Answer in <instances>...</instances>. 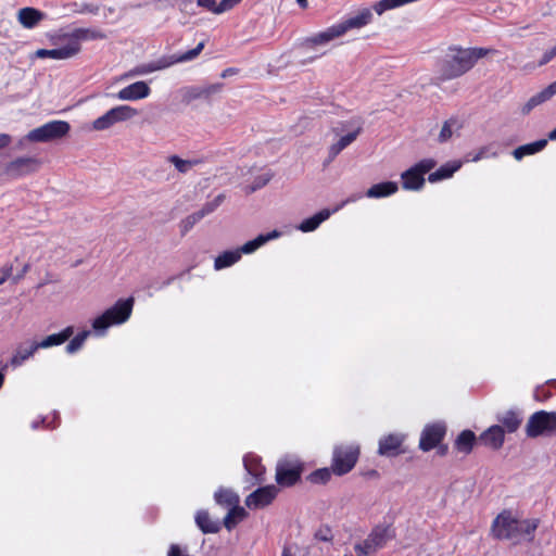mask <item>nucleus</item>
<instances>
[{
    "instance_id": "18",
    "label": "nucleus",
    "mask_w": 556,
    "mask_h": 556,
    "mask_svg": "<svg viewBox=\"0 0 556 556\" xmlns=\"http://www.w3.org/2000/svg\"><path fill=\"white\" fill-rule=\"evenodd\" d=\"M479 442L494 451L500 450L505 441L504 429L500 425H493L484 430L478 438Z\"/></svg>"
},
{
    "instance_id": "10",
    "label": "nucleus",
    "mask_w": 556,
    "mask_h": 556,
    "mask_svg": "<svg viewBox=\"0 0 556 556\" xmlns=\"http://www.w3.org/2000/svg\"><path fill=\"white\" fill-rule=\"evenodd\" d=\"M303 464L295 457H285L278 460L276 466V481L281 486H292L300 479Z\"/></svg>"
},
{
    "instance_id": "13",
    "label": "nucleus",
    "mask_w": 556,
    "mask_h": 556,
    "mask_svg": "<svg viewBox=\"0 0 556 556\" xmlns=\"http://www.w3.org/2000/svg\"><path fill=\"white\" fill-rule=\"evenodd\" d=\"M61 38L67 40L71 47H76L77 53H79L81 41L103 40L106 39V34L100 28H75L73 31L62 35Z\"/></svg>"
},
{
    "instance_id": "25",
    "label": "nucleus",
    "mask_w": 556,
    "mask_h": 556,
    "mask_svg": "<svg viewBox=\"0 0 556 556\" xmlns=\"http://www.w3.org/2000/svg\"><path fill=\"white\" fill-rule=\"evenodd\" d=\"M279 236H280V232L277 231V230H273V231L267 232V233H261L256 238H254L253 240H250V241L245 242L238 250H239L241 255L242 254H251V253L255 252L258 248L264 245L266 242H268L269 240L276 239Z\"/></svg>"
},
{
    "instance_id": "51",
    "label": "nucleus",
    "mask_w": 556,
    "mask_h": 556,
    "mask_svg": "<svg viewBox=\"0 0 556 556\" xmlns=\"http://www.w3.org/2000/svg\"><path fill=\"white\" fill-rule=\"evenodd\" d=\"M198 5L205 8L213 13H215V10L217 9L215 0H198Z\"/></svg>"
},
{
    "instance_id": "14",
    "label": "nucleus",
    "mask_w": 556,
    "mask_h": 556,
    "mask_svg": "<svg viewBox=\"0 0 556 556\" xmlns=\"http://www.w3.org/2000/svg\"><path fill=\"white\" fill-rule=\"evenodd\" d=\"M278 489L275 485L257 488L245 498V505L250 509H258L268 506L277 496Z\"/></svg>"
},
{
    "instance_id": "19",
    "label": "nucleus",
    "mask_w": 556,
    "mask_h": 556,
    "mask_svg": "<svg viewBox=\"0 0 556 556\" xmlns=\"http://www.w3.org/2000/svg\"><path fill=\"white\" fill-rule=\"evenodd\" d=\"M368 538L377 549H381L389 541L395 538V529L391 523H380L372 528Z\"/></svg>"
},
{
    "instance_id": "33",
    "label": "nucleus",
    "mask_w": 556,
    "mask_h": 556,
    "mask_svg": "<svg viewBox=\"0 0 556 556\" xmlns=\"http://www.w3.org/2000/svg\"><path fill=\"white\" fill-rule=\"evenodd\" d=\"M243 466L249 475H251L256 481L261 482L265 473V469L261 464V458L254 454H247L243 457Z\"/></svg>"
},
{
    "instance_id": "24",
    "label": "nucleus",
    "mask_w": 556,
    "mask_h": 556,
    "mask_svg": "<svg viewBox=\"0 0 556 556\" xmlns=\"http://www.w3.org/2000/svg\"><path fill=\"white\" fill-rule=\"evenodd\" d=\"M340 36H342V34L340 31V28H339L338 24H334V25L328 27L324 31H320V33L315 34V35H313L311 37H307L305 39V43L311 46V47L319 46V45H325V43H328L329 41H331L334 38H338Z\"/></svg>"
},
{
    "instance_id": "37",
    "label": "nucleus",
    "mask_w": 556,
    "mask_h": 556,
    "mask_svg": "<svg viewBox=\"0 0 556 556\" xmlns=\"http://www.w3.org/2000/svg\"><path fill=\"white\" fill-rule=\"evenodd\" d=\"M241 258V254L238 249L228 250L220 253L214 261V268L220 270L236 264Z\"/></svg>"
},
{
    "instance_id": "39",
    "label": "nucleus",
    "mask_w": 556,
    "mask_h": 556,
    "mask_svg": "<svg viewBox=\"0 0 556 556\" xmlns=\"http://www.w3.org/2000/svg\"><path fill=\"white\" fill-rule=\"evenodd\" d=\"M108 112L114 124L128 121L137 115V110L129 105H117Z\"/></svg>"
},
{
    "instance_id": "38",
    "label": "nucleus",
    "mask_w": 556,
    "mask_h": 556,
    "mask_svg": "<svg viewBox=\"0 0 556 556\" xmlns=\"http://www.w3.org/2000/svg\"><path fill=\"white\" fill-rule=\"evenodd\" d=\"M229 510L224 518V526L227 530H231L236 525L247 517V511L239 504L228 507Z\"/></svg>"
},
{
    "instance_id": "20",
    "label": "nucleus",
    "mask_w": 556,
    "mask_h": 556,
    "mask_svg": "<svg viewBox=\"0 0 556 556\" xmlns=\"http://www.w3.org/2000/svg\"><path fill=\"white\" fill-rule=\"evenodd\" d=\"M496 420L503 427L504 433H514L522 424V412L519 408H510L502 414H497Z\"/></svg>"
},
{
    "instance_id": "16",
    "label": "nucleus",
    "mask_w": 556,
    "mask_h": 556,
    "mask_svg": "<svg viewBox=\"0 0 556 556\" xmlns=\"http://www.w3.org/2000/svg\"><path fill=\"white\" fill-rule=\"evenodd\" d=\"M224 83H215L208 84L204 86H189L185 91V100L188 102L198 100V99H206L208 100L214 94L222 92L224 89Z\"/></svg>"
},
{
    "instance_id": "44",
    "label": "nucleus",
    "mask_w": 556,
    "mask_h": 556,
    "mask_svg": "<svg viewBox=\"0 0 556 556\" xmlns=\"http://www.w3.org/2000/svg\"><path fill=\"white\" fill-rule=\"evenodd\" d=\"M202 218L198 211L184 218L180 223L181 235L189 232Z\"/></svg>"
},
{
    "instance_id": "34",
    "label": "nucleus",
    "mask_w": 556,
    "mask_h": 556,
    "mask_svg": "<svg viewBox=\"0 0 556 556\" xmlns=\"http://www.w3.org/2000/svg\"><path fill=\"white\" fill-rule=\"evenodd\" d=\"M547 139H540L534 142L522 144L513 151V155L517 161H520L527 155H533L542 151L547 146Z\"/></svg>"
},
{
    "instance_id": "64",
    "label": "nucleus",
    "mask_w": 556,
    "mask_h": 556,
    "mask_svg": "<svg viewBox=\"0 0 556 556\" xmlns=\"http://www.w3.org/2000/svg\"><path fill=\"white\" fill-rule=\"evenodd\" d=\"M174 279H175V277H169V278H167L166 280H164V281L162 282V285H161L160 287H157V288H156V290H161V289H163L164 287L169 286V285L174 281Z\"/></svg>"
},
{
    "instance_id": "43",
    "label": "nucleus",
    "mask_w": 556,
    "mask_h": 556,
    "mask_svg": "<svg viewBox=\"0 0 556 556\" xmlns=\"http://www.w3.org/2000/svg\"><path fill=\"white\" fill-rule=\"evenodd\" d=\"M271 178H273V174L269 172L256 176L253 179L252 184L247 187V190H245L247 193H253V192L262 189L271 180Z\"/></svg>"
},
{
    "instance_id": "27",
    "label": "nucleus",
    "mask_w": 556,
    "mask_h": 556,
    "mask_svg": "<svg viewBox=\"0 0 556 556\" xmlns=\"http://www.w3.org/2000/svg\"><path fill=\"white\" fill-rule=\"evenodd\" d=\"M74 333V328L72 326H68L64 328L62 331L58 333H52L46 337L40 342H36L38 345V349H48L51 346H59L70 340V338Z\"/></svg>"
},
{
    "instance_id": "36",
    "label": "nucleus",
    "mask_w": 556,
    "mask_h": 556,
    "mask_svg": "<svg viewBox=\"0 0 556 556\" xmlns=\"http://www.w3.org/2000/svg\"><path fill=\"white\" fill-rule=\"evenodd\" d=\"M214 500L216 504L227 508L237 505L240 502V497L236 492L225 488H219L214 493Z\"/></svg>"
},
{
    "instance_id": "45",
    "label": "nucleus",
    "mask_w": 556,
    "mask_h": 556,
    "mask_svg": "<svg viewBox=\"0 0 556 556\" xmlns=\"http://www.w3.org/2000/svg\"><path fill=\"white\" fill-rule=\"evenodd\" d=\"M457 124V121L455 118H450L444 122L441 131L439 134V142L443 143L446 142L453 135L452 127Z\"/></svg>"
},
{
    "instance_id": "9",
    "label": "nucleus",
    "mask_w": 556,
    "mask_h": 556,
    "mask_svg": "<svg viewBox=\"0 0 556 556\" xmlns=\"http://www.w3.org/2000/svg\"><path fill=\"white\" fill-rule=\"evenodd\" d=\"M339 125L341 126V130L351 128L352 131L342 136L337 142L329 147L327 164L332 162L346 147L356 140L363 131L364 122L361 117H353L348 122L339 123Z\"/></svg>"
},
{
    "instance_id": "46",
    "label": "nucleus",
    "mask_w": 556,
    "mask_h": 556,
    "mask_svg": "<svg viewBox=\"0 0 556 556\" xmlns=\"http://www.w3.org/2000/svg\"><path fill=\"white\" fill-rule=\"evenodd\" d=\"M114 125L109 112L104 113L100 117L96 118L92 123V127L96 130H105Z\"/></svg>"
},
{
    "instance_id": "17",
    "label": "nucleus",
    "mask_w": 556,
    "mask_h": 556,
    "mask_svg": "<svg viewBox=\"0 0 556 556\" xmlns=\"http://www.w3.org/2000/svg\"><path fill=\"white\" fill-rule=\"evenodd\" d=\"M151 89L146 81L139 80L121 89L116 97L123 101H136L149 97Z\"/></svg>"
},
{
    "instance_id": "15",
    "label": "nucleus",
    "mask_w": 556,
    "mask_h": 556,
    "mask_svg": "<svg viewBox=\"0 0 556 556\" xmlns=\"http://www.w3.org/2000/svg\"><path fill=\"white\" fill-rule=\"evenodd\" d=\"M405 440L404 434L391 433L382 437L379 440L378 454L386 457H395L403 454L405 451L402 448Z\"/></svg>"
},
{
    "instance_id": "32",
    "label": "nucleus",
    "mask_w": 556,
    "mask_h": 556,
    "mask_svg": "<svg viewBox=\"0 0 556 556\" xmlns=\"http://www.w3.org/2000/svg\"><path fill=\"white\" fill-rule=\"evenodd\" d=\"M330 215L331 212L328 208H324L314 214L313 216L303 219L299 225L298 229L301 230L302 232L314 231L319 227V225L323 222L327 220L330 217Z\"/></svg>"
},
{
    "instance_id": "55",
    "label": "nucleus",
    "mask_w": 556,
    "mask_h": 556,
    "mask_svg": "<svg viewBox=\"0 0 556 556\" xmlns=\"http://www.w3.org/2000/svg\"><path fill=\"white\" fill-rule=\"evenodd\" d=\"M28 270H29V264H25L23 266V268L16 275L11 276L13 282H15V283L18 282L27 274Z\"/></svg>"
},
{
    "instance_id": "52",
    "label": "nucleus",
    "mask_w": 556,
    "mask_h": 556,
    "mask_svg": "<svg viewBox=\"0 0 556 556\" xmlns=\"http://www.w3.org/2000/svg\"><path fill=\"white\" fill-rule=\"evenodd\" d=\"M78 12L97 14L99 12V7L90 3H83Z\"/></svg>"
},
{
    "instance_id": "1",
    "label": "nucleus",
    "mask_w": 556,
    "mask_h": 556,
    "mask_svg": "<svg viewBox=\"0 0 556 556\" xmlns=\"http://www.w3.org/2000/svg\"><path fill=\"white\" fill-rule=\"evenodd\" d=\"M494 52L488 48H462L451 46L445 58L439 64V74L443 80L458 78L469 72L478 60Z\"/></svg>"
},
{
    "instance_id": "57",
    "label": "nucleus",
    "mask_w": 556,
    "mask_h": 556,
    "mask_svg": "<svg viewBox=\"0 0 556 556\" xmlns=\"http://www.w3.org/2000/svg\"><path fill=\"white\" fill-rule=\"evenodd\" d=\"M556 55H552V49L549 50H546L543 55H542V59L540 61V65H544V64H547L548 62H551Z\"/></svg>"
},
{
    "instance_id": "2",
    "label": "nucleus",
    "mask_w": 556,
    "mask_h": 556,
    "mask_svg": "<svg viewBox=\"0 0 556 556\" xmlns=\"http://www.w3.org/2000/svg\"><path fill=\"white\" fill-rule=\"evenodd\" d=\"M539 523V519H517L511 511L503 510L493 520L491 530L495 539L518 544L522 541L531 542Z\"/></svg>"
},
{
    "instance_id": "35",
    "label": "nucleus",
    "mask_w": 556,
    "mask_h": 556,
    "mask_svg": "<svg viewBox=\"0 0 556 556\" xmlns=\"http://www.w3.org/2000/svg\"><path fill=\"white\" fill-rule=\"evenodd\" d=\"M39 350L36 342H31L28 346L20 345L14 355L10 359V365L14 368L20 367L25 361Z\"/></svg>"
},
{
    "instance_id": "21",
    "label": "nucleus",
    "mask_w": 556,
    "mask_h": 556,
    "mask_svg": "<svg viewBox=\"0 0 556 556\" xmlns=\"http://www.w3.org/2000/svg\"><path fill=\"white\" fill-rule=\"evenodd\" d=\"M556 94V80L549 84L540 92L532 96L521 108V113L528 115L534 108L551 100Z\"/></svg>"
},
{
    "instance_id": "8",
    "label": "nucleus",
    "mask_w": 556,
    "mask_h": 556,
    "mask_svg": "<svg viewBox=\"0 0 556 556\" xmlns=\"http://www.w3.org/2000/svg\"><path fill=\"white\" fill-rule=\"evenodd\" d=\"M437 165L433 159H422L418 163L402 173V187L405 190L418 191L425 186V175L430 173Z\"/></svg>"
},
{
    "instance_id": "30",
    "label": "nucleus",
    "mask_w": 556,
    "mask_h": 556,
    "mask_svg": "<svg viewBox=\"0 0 556 556\" xmlns=\"http://www.w3.org/2000/svg\"><path fill=\"white\" fill-rule=\"evenodd\" d=\"M462 166L458 161L447 162L440 166L435 172H432L428 176V180L431 184L451 178Z\"/></svg>"
},
{
    "instance_id": "29",
    "label": "nucleus",
    "mask_w": 556,
    "mask_h": 556,
    "mask_svg": "<svg viewBox=\"0 0 556 556\" xmlns=\"http://www.w3.org/2000/svg\"><path fill=\"white\" fill-rule=\"evenodd\" d=\"M195 523L205 533H217L220 530V522L212 520L207 510L201 509L195 514Z\"/></svg>"
},
{
    "instance_id": "7",
    "label": "nucleus",
    "mask_w": 556,
    "mask_h": 556,
    "mask_svg": "<svg viewBox=\"0 0 556 556\" xmlns=\"http://www.w3.org/2000/svg\"><path fill=\"white\" fill-rule=\"evenodd\" d=\"M359 457V446L337 445L332 452L331 470L337 476L349 473L356 465Z\"/></svg>"
},
{
    "instance_id": "62",
    "label": "nucleus",
    "mask_w": 556,
    "mask_h": 556,
    "mask_svg": "<svg viewBox=\"0 0 556 556\" xmlns=\"http://www.w3.org/2000/svg\"><path fill=\"white\" fill-rule=\"evenodd\" d=\"M485 153H486V148H482L475 156H472V161L473 162H478L480 161L482 157L485 156Z\"/></svg>"
},
{
    "instance_id": "3",
    "label": "nucleus",
    "mask_w": 556,
    "mask_h": 556,
    "mask_svg": "<svg viewBox=\"0 0 556 556\" xmlns=\"http://www.w3.org/2000/svg\"><path fill=\"white\" fill-rule=\"evenodd\" d=\"M134 298L119 299L110 308L92 320V329L97 336H103L105 331L114 325L126 323L132 312Z\"/></svg>"
},
{
    "instance_id": "59",
    "label": "nucleus",
    "mask_w": 556,
    "mask_h": 556,
    "mask_svg": "<svg viewBox=\"0 0 556 556\" xmlns=\"http://www.w3.org/2000/svg\"><path fill=\"white\" fill-rule=\"evenodd\" d=\"M236 73H237V70L235 67H227L222 72L220 77L227 78Z\"/></svg>"
},
{
    "instance_id": "26",
    "label": "nucleus",
    "mask_w": 556,
    "mask_h": 556,
    "mask_svg": "<svg viewBox=\"0 0 556 556\" xmlns=\"http://www.w3.org/2000/svg\"><path fill=\"white\" fill-rule=\"evenodd\" d=\"M45 17L46 14L35 8L26 7L18 11V22L28 29L34 28Z\"/></svg>"
},
{
    "instance_id": "47",
    "label": "nucleus",
    "mask_w": 556,
    "mask_h": 556,
    "mask_svg": "<svg viewBox=\"0 0 556 556\" xmlns=\"http://www.w3.org/2000/svg\"><path fill=\"white\" fill-rule=\"evenodd\" d=\"M168 161L181 174H186V173H188L190 170V162L179 157L178 155H170L168 157Z\"/></svg>"
},
{
    "instance_id": "5",
    "label": "nucleus",
    "mask_w": 556,
    "mask_h": 556,
    "mask_svg": "<svg viewBox=\"0 0 556 556\" xmlns=\"http://www.w3.org/2000/svg\"><path fill=\"white\" fill-rule=\"evenodd\" d=\"M71 125L66 121H50L31 129L24 137L29 142L48 143L63 139L68 135Z\"/></svg>"
},
{
    "instance_id": "6",
    "label": "nucleus",
    "mask_w": 556,
    "mask_h": 556,
    "mask_svg": "<svg viewBox=\"0 0 556 556\" xmlns=\"http://www.w3.org/2000/svg\"><path fill=\"white\" fill-rule=\"evenodd\" d=\"M525 431L530 439L556 435V412L538 410L533 413L528 419Z\"/></svg>"
},
{
    "instance_id": "61",
    "label": "nucleus",
    "mask_w": 556,
    "mask_h": 556,
    "mask_svg": "<svg viewBox=\"0 0 556 556\" xmlns=\"http://www.w3.org/2000/svg\"><path fill=\"white\" fill-rule=\"evenodd\" d=\"M437 447H438V454H439L440 456H444V455H446V454H447V452H448V446H447L446 444H441V443H440Z\"/></svg>"
},
{
    "instance_id": "48",
    "label": "nucleus",
    "mask_w": 556,
    "mask_h": 556,
    "mask_svg": "<svg viewBox=\"0 0 556 556\" xmlns=\"http://www.w3.org/2000/svg\"><path fill=\"white\" fill-rule=\"evenodd\" d=\"M240 2H241V0H222L217 4V9L215 10V13L216 14H220V13H224L226 11H229V10H231L235 5H237Z\"/></svg>"
},
{
    "instance_id": "23",
    "label": "nucleus",
    "mask_w": 556,
    "mask_h": 556,
    "mask_svg": "<svg viewBox=\"0 0 556 556\" xmlns=\"http://www.w3.org/2000/svg\"><path fill=\"white\" fill-rule=\"evenodd\" d=\"M77 54V48L71 47L70 42L63 47L55 49H39L35 55L39 59H54V60H67Z\"/></svg>"
},
{
    "instance_id": "41",
    "label": "nucleus",
    "mask_w": 556,
    "mask_h": 556,
    "mask_svg": "<svg viewBox=\"0 0 556 556\" xmlns=\"http://www.w3.org/2000/svg\"><path fill=\"white\" fill-rule=\"evenodd\" d=\"M90 334V331L88 330H85V331H81L79 333H77L70 342L68 344L66 345L65 350L68 354H74L76 353L78 350H80L86 341V339L88 338V336Z\"/></svg>"
},
{
    "instance_id": "49",
    "label": "nucleus",
    "mask_w": 556,
    "mask_h": 556,
    "mask_svg": "<svg viewBox=\"0 0 556 556\" xmlns=\"http://www.w3.org/2000/svg\"><path fill=\"white\" fill-rule=\"evenodd\" d=\"M13 271L12 264H5L0 268V286L11 278Z\"/></svg>"
},
{
    "instance_id": "12",
    "label": "nucleus",
    "mask_w": 556,
    "mask_h": 556,
    "mask_svg": "<svg viewBox=\"0 0 556 556\" xmlns=\"http://www.w3.org/2000/svg\"><path fill=\"white\" fill-rule=\"evenodd\" d=\"M39 162L35 157H17L8 163L4 167V174L12 179H16L36 172Z\"/></svg>"
},
{
    "instance_id": "60",
    "label": "nucleus",
    "mask_w": 556,
    "mask_h": 556,
    "mask_svg": "<svg viewBox=\"0 0 556 556\" xmlns=\"http://www.w3.org/2000/svg\"><path fill=\"white\" fill-rule=\"evenodd\" d=\"M356 556H372L368 552L364 551L361 545H354Z\"/></svg>"
},
{
    "instance_id": "22",
    "label": "nucleus",
    "mask_w": 556,
    "mask_h": 556,
    "mask_svg": "<svg viewBox=\"0 0 556 556\" xmlns=\"http://www.w3.org/2000/svg\"><path fill=\"white\" fill-rule=\"evenodd\" d=\"M372 20V13L369 9H363L356 15L351 16L340 23L338 26L342 35H344L350 29H358L367 24H369Z\"/></svg>"
},
{
    "instance_id": "31",
    "label": "nucleus",
    "mask_w": 556,
    "mask_h": 556,
    "mask_svg": "<svg viewBox=\"0 0 556 556\" xmlns=\"http://www.w3.org/2000/svg\"><path fill=\"white\" fill-rule=\"evenodd\" d=\"M399 186L394 181H383L372 185L367 191L366 195L371 199H380L394 194Z\"/></svg>"
},
{
    "instance_id": "53",
    "label": "nucleus",
    "mask_w": 556,
    "mask_h": 556,
    "mask_svg": "<svg viewBox=\"0 0 556 556\" xmlns=\"http://www.w3.org/2000/svg\"><path fill=\"white\" fill-rule=\"evenodd\" d=\"M167 556H189L187 553H184L181 551V548L179 547V545L177 544H172L169 546V549H168V553H167Z\"/></svg>"
},
{
    "instance_id": "58",
    "label": "nucleus",
    "mask_w": 556,
    "mask_h": 556,
    "mask_svg": "<svg viewBox=\"0 0 556 556\" xmlns=\"http://www.w3.org/2000/svg\"><path fill=\"white\" fill-rule=\"evenodd\" d=\"M11 143V137L7 134H0V150L7 148Z\"/></svg>"
},
{
    "instance_id": "63",
    "label": "nucleus",
    "mask_w": 556,
    "mask_h": 556,
    "mask_svg": "<svg viewBox=\"0 0 556 556\" xmlns=\"http://www.w3.org/2000/svg\"><path fill=\"white\" fill-rule=\"evenodd\" d=\"M540 392H541V389H536L535 392H534V399L536 401H544L546 397H547V394H544V396H541L540 395ZM542 392H545L543 389H542Z\"/></svg>"
},
{
    "instance_id": "42",
    "label": "nucleus",
    "mask_w": 556,
    "mask_h": 556,
    "mask_svg": "<svg viewBox=\"0 0 556 556\" xmlns=\"http://www.w3.org/2000/svg\"><path fill=\"white\" fill-rule=\"evenodd\" d=\"M225 193H219L212 201L204 203L198 213L204 218L206 215L216 211L217 207L225 201Z\"/></svg>"
},
{
    "instance_id": "56",
    "label": "nucleus",
    "mask_w": 556,
    "mask_h": 556,
    "mask_svg": "<svg viewBox=\"0 0 556 556\" xmlns=\"http://www.w3.org/2000/svg\"><path fill=\"white\" fill-rule=\"evenodd\" d=\"M330 533V530L327 529L326 532L324 533L321 530L318 531L315 536L317 540L319 541H323V542H328L332 539V536L329 534Z\"/></svg>"
},
{
    "instance_id": "11",
    "label": "nucleus",
    "mask_w": 556,
    "mask_h": 556,
    "mask_svg": "<svg viewBox=\"0 0 556 556\" xmlns=\"http://www.w3.org/2000/svg\"><path fill=\"white\" fill-rule=\"evenodd\" d=\"M446 434V425L443 421H437L425 426L420 434L419 448L422 452H429L437 447Z\"/></svg>"
},
{
    "instance_id": "50",
    "label": "nucleus",
    "mask_w": 556,
    "mask_h": 556,
    "mask_svg": "<svg viewBox=\"0 0 556 556\" xmlns=\"http://www.w3.org/2000/svg\"><path fill=\"white\" fill-rule=\"evenodd\" d=\"M355 545H361V547L368 552L370 555L372 553H376L378 549L376 546H374V543L369 541V538L367 536L363 542L356 543Z\"/></svg>"
},
{
    "instance_id": "4",
    "label": "nucleus",
    "mask_w": 556,
    "mask_h": 556,
    "mask_svg": "<svg viewBox=\"0 0 556 556\" xmlns=\"http://www.w3.org/2000/svg\"><path fill=\"white\" fill-rule=\"evenodd\" d=\"M203 48L204 41H201L198 43L195 48L188 50L184 53L162 55L157 60L135 66L128 73L125 74V77L142 76L156 71L168 68L177 63L192 61L201 53Z\"/></svg>"
},
{
    "instance_id": "28",
    "label": "nucleus",
    "mask_w": 556,
    "mask_h": 556,
    "mask_svg": "<svg viewBox=\"0 0 556 556\" xmlns=\"http://www.w3.org/2000/svg\"><path fill=\"white\" fill-rule=\"evenodd\" d=\"M479 441L475 432L466 429L463 430L456 438L454 447L457 452L468 455L471 453L473 445Z\"/></svg>"
},
{
    "instance_id": "40",
    "label": "nucleus",
    "mask_w": 556,
    "mask_h": 556,
    "mask_svg": "<svg viewBox=\"0 0 556 556\" xmlns=\"http://www.w3.org/2000/svg\"><path fill=\"white\" fill-rule=\"evenodd\" d=\"M331 467L319 468L307 476V480L313 484H326L331 478Z\"/></svg>"
},
{
    "instance_id": "54",
    "label": "nucleus",
    "mask_w": 556,
    "mask_h": 556,
    "mask_svg": "<svg viewBox=\"0 0 556 556\" xmlns=\"http://www.w3.org/2000/svg\"><path fill=\"white\" fill-rule=\"evenodd\" d=\"M40 425H43L46 428H55L58 424H54V425H51L50 422H48L47 418H41L40 420H34L31 422V428L33 429H38Z\"/></svg>"
}]
</instances>
